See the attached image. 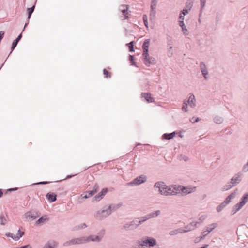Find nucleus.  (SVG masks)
Wrapping results in <instances>:
<instances>
[{"mask_svg":"<svg viewBox=\"0 0 248 248\" xmlns=\"http://www.w3.org/2000/svg\"><path fill=\"white\" fill-rule=\"evenodd\" d=\"M133 43H134L133 41H132L130 43L127 44V46H128V47L129 48V50L131 52L134 51V48H133V46H134Z\"/></svg>","mask_w":248,"mask_h":248,"instance_id":"bb28decb","label":"nucleus"},{"mask_svg":"<svg viewBox=\"0 0 248 248\" xmlns=\"http://www.w3.org/2000/svg\"><path fill=\"white\" fill-rule=\"evenodd\" d=\"M16 248H31V246L29 245H26L21 247H17Z\"/></svg>","mask_w":248,"mask_h":248,"instance_id":"e433bc0d","label":"nucleus"},{"mask_svg":"<svg viewBox=\"0 0 248 248\" xmlns=\"http://www.w3.org/2000/svg\"><path fill=\"white\" fill-rule=\"evenodd\" d=\"M191 7V5L190 3H189V7L190 8Z\"/></svg>","mask_w":248,"mask_h":248,"instance_id":"a18cd8bd","label":"nucleus"},{"mask_svg":"<svg viewBox=\"0 0 248 248\" xmlns=\"http://www.w3.org/2000/svg\"><path fill=\"white\" fill-rule=\"evenodd\" d=\"M48 219L47 216L46 215L42 217L40 219H39L35 222L36 225H39L44 223Z\"/></svg>","mask_w":248,"mask_h":248,"instance_id":"6ab92c4d","label":"nucleus"},{"mask_svg":"<svg viewBox=\"0 0 248 248\" xmlns=\"http://www.w3.org/2000/svg\"><path fill=\"white\" fill-rule=\"evenodd\" d=\"M155 189H158L161 195L167 196V186L164 184L163 182H159L156 183L154 186Z\"/></svg>","mask_w":248,"mask_h":248,"instance_id":"7ed1b4c3","label":"nucleus"},{"mask_svg":"<svg viewBox=\"0 0 248 248\" xmlns=\"http://www.w3.org/2000/svg\"><path fill=\"white\" fill-rule=\"evenodd\" d=\"M98 186H95L94 187V189L93 190L89 191L86 192L85 193H83L81 194L80 196V198L84 199V198H89L93 195L95 193L97 192L98 190Z\"/></svg>","mask_w":248,"mask_h":248,"instance_id":"9b49d317","label":"nucleus"},{"mask_svg":"<svg viewBox=\"0 0 248 248\" xmlns=\"http://www.w3.org/2000/svg\"><path fill=\"white\" fill-rule=\"evenodd\" d=\"M2 194H3V193L1 191V190L0 189V197H1L2 196Z\"/></svg>","mask_w":248,"mask_h":248,"instance_id":"79ce46f5","label":"nucleus"},{"mask_svg":"<svg viewBox=\"0 0 248 248\" xmlns=\"http://www.w3.org/2000/svg\"><path fill=\"white\" fill-rule=\"evenodd\" d=\"M22 37V34H20L18 37L16 39V41H19Z\"/></svg>","mask_w":248,"mask_h":248,"instance_id":"58836bf2","label":"nucleus"},{"mask_svg":"<svg viewBox=\"0 0 248 248\" xmlns=\"http://www.w3.org/2000/svg\"><path fill=\"white\" fill-rule=\"evenodd\" d=\"M129 57H130L129 60L130 61V62H131V64L134 65L135 63L134 62V57L133 56L130 55Z\"/></svg>","mask_w":248,"mask_h":248,"instance_id":"72a5a7b5","label":"nucleus"},{"mask_svg":"<svg viewBox=\"0 0 248 248\" xmlns=\"http://www.w3.org/2000/svg\"><path fill=\"white\" fill-rule=\"evenodd\" d=\"M103 74L106 78H110L111 77L110 73L106 69L103 70Z\"/></svg>","mask_w":248,"mask_h":248,"instance_id":"c85d7f7f","label":"nucleus"},{"mask_svg":"<svg viewBox=\"0 0 248 248\" xmlns=\"http://www.w3.org/2000/svg\"><path fill=\"white\" fill-rule=\"evenodd\" d=\"M159 214V211H155L154 213H153L152 214L148 215V217H146L145 219H144L143 220H135L131 222V224L129 225L128 227L125 226V228H127L130 229H132L134 228L139 226L142 222H144L146 219L150 218L151 217H155L158 216V215Z\"/></svg>","mask_w":248,"mask_h":248,"instance_id":"f03ea898","label":"nucleus"},{"mask_svg":"<svg viewBox=\"0 0 248 248\" xmlns=\"http://www.w3.org/2000/svg\"><path fill=\"white\" fill-rule=\"evenodd\" d=\"M129 6L128 5H122L119 7V11L124 16V19H128L130 14L128 10Z\"/></svg>","mask_w":248,"mask_h":248,"instance_id":"0eeeda50","label":"nucleus"},{"mask_svg":"<svg viewBox=\"0 0 248 248\" xmlns=\"http://www.w3.org/2000/svg\"><path fill=\"white\" fill-rule=\"evenodd\" d=\"M156 244V241L153 238H148L147 239L143 241L142 243L139 244L137 247L136 246L135 248H142L143 246H153Z\"/></svg>","mask_w":248,"mask_h":248,"instance_id":"20e7f679","label":"nucleus"},{"mask_svg":"<svg viewBox=\"0 0 248 248\" xmlns=\"http://www.w3.org/2000/svg\"><path fill=\"white\" fill-rule=\"evenodd\" d=\"M175 132H173L170 134H164L163 135V138L167 140H170L172 139L175 135Z\"/></svg>","mask_w":248,"mask_h":248,"instance_id":"5701e85b","label":"nucleus"},{"mask_svg":"<svg viewBox=\"0 0 248 248\" xmlns=\"http://www.w3.org/2000/svg\"><path fill=\"white\" fill-rule=\"evenodd\" d=\"M34 5L31 8H28V18H30L31 16V15L32 14V13L34 11Z\"/></svg>","mask_w":248,"mask_h":248,"instance_id":"cd10ccee","label":"nucleus"},{"mask_svg":"<svg viewBox=\"0 0 248 248\" xmlns=\"http://www.w3.org/2000/svg\"><path fill=\"white\" fill-rule=\"evenodd\" d=\"M243 170L245 171H247L248 170V162L244 166Z\"/></svg>","mask_w":248,"mask_h":248,"instance_id":"c9c22d12","label":"nucleus"},{"mask_svg":"<svg viewBox=\"0 0 248 248\" xmlns=\"http://www.w3.org/2000/svg\"><path fill=\"white\" fill-rule=\"evenodd\" d=\"M248 201V193L245 194L241 198V201L239 203L235 205V208L236 211L239 210Z\"/></svg>","mask_w":248,"mask_h":248,"instance_id":"6e6552de","label":"nucleus"},{"mask_svg":"<svg viewBox=\"0 0 248 248\" xmlns=\"http://www.w3.org/2000/svg\"><path fill=\"white\" fill-rule=\"evenodd\" d=\"M187 13H188V10L186 9H184L182 11V14H183V16H182L184 17V15H185Z\"/></svg>","mask_w":248,"mask_h":248,"instance_id":"4c0bfd02","label":"nucleus"},{"mask_svg":"<svg viewBox=\"0 0 248 248\" xmlns=\"http://www.w3.org/2000/svg\"><path fill=\"white\" fill-rule=\"evenodd\" d=\"M179 19H182V20L179 21V25L182 27V30L184 31V33L186 34V32L187 31L186 29V26H185V24L183 22V20H184V18L181 14H180V15Z\"/></svg>","mask_w":248,"mask_h":248,"instance_id":"a211bd4d","label":"nucleus"},{"mask_svg":"<svg viewBox=\"0 0 248 248\" xmlns=\"http://www.w3.org/2000/svg\"><path fill=\"white\" fill-rule=\"evenodd\" d=\"M111 213L110 207H108L106 210H103L101 211H99L96 214V217L98 219H102L104 217H107Z\"/></svg>","mask_w":248,"mask_h":248,"instance_id":"423d86ee","label":"nucleus"},{"mask_svg":"<svg viewBox=\"0 0 248 248\" xmlns=\"http://www.w3.org/2000/svg\"><path fill=\"white\" fill-rule=\"evenodd\" d=\"M217 226L216 224H212L210 225L209 227L207 229V233L205 234H208L211 232L214 228H215Z\"/></svg>","mask_w":248,"mask_h":248,"instance_id":"a878e982","label":"nucleus"},{"mask_svg":"<svg viewBox=\"0 0 248 248\" xmlns=\"http://www.w3.org/2000/svg\"><path fill=\"white\" fill-rule=\"evenodd\" d=\"M57 243L55 242H52V243H49L46 245L44 248H55L57 246Z\"/></svg>","mask_w":248,"mask_h":248,"instance_id":"393cba45","label":"nucleus"},{"mask_svg":"<svg viewBox=\"0 0 248 248\" xmlns=\"http://www.w3.org/2000/svg\"><path fill=\"white\" fill-rule=\"evenodd\" d=\"M146 180V177L144 175H141L140 176H139L137 177L136 179H135L133 181L130 182L127 184L128 185H140L144 182H145Z\"/></svg>","mask_w":248,"mask_h":248,"instance_id":"1a4fd4ad","label":"nucleus"},{"mask_svg":"<svg viewBox=\"0 0 248 248\" xmlns=\"http://www.w3.org/2000/svg\"><path fill=\"white\" fill-rule=\"evenodd\" d=\"M151 8L152 10H153L154 8H155L154 5H151Z\"/></svg>","mask_w":248,"mask_h":248,"instance_id":"37998d69","label":"nucleus"},{"mask_svg":"<svg viewBox=\"0 0 248 248\" xmlns=\"http://www.w3.org/2000/svg\"><path fill=\"white\" fill-rule=\"evenodd\" d=\"M142 96L148 102H152L154 101L153 98L151 96V94L148 93H143Z\"/></svg>","mask_w":248,"mask_h":248,"instance_id":"aec40b11","label":"nucleus"},{"mask_svg":"<svg viewBox=\"0 0 248 248\" xmlns=\"http://www.w3.org/2000/svg\"><path fill=\"white\" fill-rule=\"evenodd\" d=\"M150 46V40L146 39L143 43L142 45V49L143 50V53L142 55H146L147 56V54H148V48Z\"/></svg>","mask_w":248,"mask_h":248,"instance_id":"2eb2a0df","label":"nucleus"},{"mask_svg":"<svg viewBox=\"0 0 248 248\" xmlns=\"http://www.w3.org/2000/svg\"><path fill=\"white\" fill-rule=\"evenodd\" d=\"M198 121V119H196V120H195V121H196V122H197Z\"/></svg>","mask_w":248,"mask_h":248,"instance_id":"49530a36","label":"nucleus"},{"mask_svg":"<svg viewBox=\"0 0 248 248\" xmlns=\"http://www.w3.org/2000/svg\"><path fill=\"white\" fill-rule=\"evenodd\" d=\"M226 205L224 204V202H223L222 204H221L219 206H218L217 208V212H220L225 206Z\"/></svg>","mask_w":248,"mask_h":248,"instance_id":"7c9ffc66","label":"nucleus"},{"mask_svg":"<svg viewBox=\"0 0 248 248\" xmlns=\"http://www.w3.org/2000/svg\"><path fill=\"white\" fill-rule=\"evenodd\" d=\"M200 67L202 74L204 76L205 78H206V75L207 74V71L206 70L205 65L202 63L200 65Z\"/></svg>","mask_w":248,"mask_h":248,"instance_id":"b1692460","label":"nucleus"},{"mask_svg":"<svg viewBox=\"0 0 248 248\" xmlns=\"http://www.w3.org/2000/svg\"><path fill=\"white\" fill-rule=\"evenodd\" d=\"M201 2H202V3H204V0H201Z\"/></svg>","mask_w":248,"mask_h":248,"instance_id":"c03bdc74","label":"nucleus"},{"mask_svg":"<svg viewBox=\"0 0 248 248\" xmlns=\"http://www.w3.org/2000/svg\"><path fill=\"white\" fill-rule=\"evenodd\" d=\"M207 230H206V231H204V232H203L202 234H203V235L204 236H206V235H207V234H205L207 233Z\"/></svg>","mask_w":248,"mask_h":248,"instance_id":"ea45409f","label":"nucleus"},{"mask_svg":"<svg viewBox=\"0 0 248 248\" xmlns=\"http://www.w3.org/2000/svg\"><path fill=\"white\" fill-rule=\"evenodd\" d=\"M235 194L234 193H232L231 194H230V195H229L226 198L224 202H224V204L225 205H227L228 203H229L231 202V200L232 199L235 197Z\"/></svg>","mask_w":248,"mask_h":248,"instance_id":"4be33fe9","label":"nucleus"},{"mask_svg":"<svg viewBox=\"0 0 248 248\" xmlns=\"http://www.w3.org/2000/svg\"><path fill=\"white\" fill-rule=\"evenodd\" d=\"M47 182H40L39 184H47Z\"/></svg>","mask_w":248,"mask_h":248,"instance_id":"a19ab883","label":"nucleus"},{"mask_svg":"<svg viewBox=\"0 0 248 248\" xmlns=\"http://www.w3.org/2000/svg\"><path fill=\"white\" fill-rule=\"evenodd\" d=\"M182 109L185 111H187V104H186L185 102L184 103L183 106L182 107Z\"/></svg>","mask_w":248,"mask_h":248,"instance_id":"473e14b6","label":"nucleus"},{"mask_svg":"<svg viewBox=\"0 0 248 248\" xmlns=\"http://www.w3.org/2000/svg\"><path fill=\"white\" fill-rule=\"evenodd\" d=\"M18 42L16 41V40L14 41V42H13V44H12V50L16 47Z\"/></svg>","mask_w":248,"mask_h":248,"instance_id":"2f4dec72","label":"nucleus"},{"mask_svg":"<svg viewBox=\"0 0 248 248\" xmlns=\"http://www.w3.org/2000/svg\"><path fill=\"white\" fill-rule=\"evenodd\" d=\"M100 238L98 236H91L87 238V240H85L84 238H77L73 239L69 242H67L64 244L65 246H68L71 245H75V244H81L86 241H99Z\"/></svg>","mask_w":248,"mask_h":248,"instance_id":"f257e3e1","label":"nucleus"},{"mask_svg":"<svg viewBox=\"0 0 248 248\" xmlns=\"http://www.w3.org/2000/svg\"><path fill=\"white\" fill-rule=\"evenodd\" d=\"M38 216H35L31 212H28L25 214V217L29 221H32L35 219Z\"/></svg>","mask_w":248,"mask_h":248,"instance_id":"dca6fc26","label":"nucleus"},{"mask_svg":"<svg viewBox=\"0 0 248 248\" xmlns=\"http://www.w3.org/2000/svg\"><path fill=\"white\" fill-rule=\"evenodd\" d=\"M181 188H186V189H185L183 191L181 189L182 188H180L179 189H178V193H180V192H181V193L184 195H186V194L190 193L192 192H193L194 190V189H195V187L192 188L190 187H184V186H181Z\"/></svg>","mask_w":248,"mask_h":248,"instance_id":"4468645a","label":"nucleus"},{"mask_svg":"<svg viewBox=\"0 0 248 248\" xmlns=\"http://www.w3.org/2000/svg\"><path fill=\"white\" fill-rule=\"evenodd\" d=\"M195 97L193 95H191L188 98L187 101L188 104L191 107L195 106Z\"/></svg>","mask_w":248,"mask_h":248,"instance_id":"412c9836","label":"nucleus"},{"mask_svg":"<svg viewBox=\"0 0 248 248\" xmlns=\"http://www.w3.org/2000/svg\"><path fill=\"white\" fill-rule=\"evenodd\" d=\"M182 188L181 189L183 191L186 188H181V186H167V195H175L178 193V189Z\"/></svg>","mask_w":248,"mask_h":248,"instance_id":"39448f33","label":"nucleus"},{"mask_svg":"<svg viewBox=\"0 0 248 248\" xmlns=\"http://www.w3.org/2000/svg\"><path fill=\"white\" fill-rule=\"evenodd\" d=\"M108 192V189L107 188H104L102 190V191L99 193L97 195H96L94 197V201H99L101 199H102L103 197V196L106 195V194Z\"/></svg>","mask_w":248,"mask_h":248,"instance_id":"ddd939ff","label":"nucleus"},{"mask_svg":"<svg viewBox=\"0 0 248 248\" xmlns=\"http://www.w3.org/2000/svg\"><path fill=\"white\" fill-rule=\"evenodd\" d=\"M147 19V16L146 15H143V20L144 21V25L146 28H148Z\"/></svg>","mask_w":248,"mask_h":248,"instance_id":"c756f323","label":"nucleus"},{"mask_svg":"<svg viewBox=\"0 0 248 248\" xmlns=\"http://www.w3.org/2000/svg\"><path fill=\"white\" fill-rule=\"evenodd\" d=\"M215 121L217 123H220L222 122V119L221 118H215Z\"/></svg>","mask_w":248,"mask_h":248,"instance_id":"f704fd0d","label":"nucleus"},{"mask_svg":"<svg viewBox=\"0 0 248 248\" xmlns=\"http://www.w3.org/2000/svg\"><path fill=\"white\" fill-rule=\"evenodd\" d=\"M24 232H22V231H21L20 230H19L18 231L16 235H15L13 233H10V232H8L7 233H6V235L7 237H11L14 240L17 241V240H19L20 239V238H21L24 235Z\"/></svg>","mask_w":248,"mask_h":248,"instance_id":"f8f14e48","label":"nucleus"},{"mask_svg":"<svg viewBox=\"0 0 248 248\" xmlns=\"http://www.w3.org/2000/svg\"><path fill=\"white\" fill-rule=\"evenodd\" d=\"M57 195L54 193H48L46 195V198L48 201L51 202L56 200Z\"/></svg>","mask_w":248,"mask_h":248,"instance_id":"f3484780","label":"nucleus"},{"mask_svg":"<svg viewBox=\"0 0 248 248\" xmlns=\"http://www.w3.org/2000/svg\"><path fill=\"white\" fill-rule=\"evenodd\" d=\"M144 58L143 61L144 64L147 66H149L151 64H154L155 63V61L154 58L152 57H150L149 56V54H147V56L146 55H142Z\"/></svg>","mask_w":248,"mask_h":248,"instance_id":"9d476101","label":"nucleus"}]
</instances>
